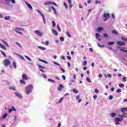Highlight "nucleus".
<instances>
[{
  "instance_id": "864d4df0",
  "label": "nucleus",
  "mask_w": 127,
  "mask_h": 127,
  "mask_svg": "<svg viewBox=\"0 0 127 127\" xmlns=\"http://www.w3.org/2000/svg\"><path fill=\"white\" fill-rule=\"evenodd\" d=\"M61 59H63V60H66V58H65V57L64 56L61 57Z\"/></svg>"
},
{
  "instance_id": "13d9d810",
  "label": "nucleus",
  "mask_w": 127,
  "mask_h": 127,
  "mask_svg": "<svg viewBox=\"0 0 127 127\" xmlns=\"http://www.w3.org/2000/svg\"><path fill=\"white\" fill-rule=\"evenodd\" d=\"M51 4H54V5H56V6H57V4H56V3L54 2H51Z\"/></svg>"
},
{
  "instance_id": "6ab92c4d",
  "label": "nucleus",
  "mask_w": 127,
  "mask_h": 127,
  "mask_svg": "<svg viewBox=\"0 0 127 127\" xmlns=\"http://www.w3.org/2000/svg\"><path fill=\"white\" fill-rule=\"evenodd\" d=\"M53 33L55 35H56V36L58 35V32H57V31L55 30H53Z\"/></svg>"
},
{
  "instance_id": "aec40b11",
  "label": "nucleus",
  "mask_w": 127,
  "mask_h": 127,
  "mask_svg": "<svg viewBox=\"0 0 127 127\" xmlns=\"http://www.w3.org/2000/svg\"><path fill=\"white\" fill-rule=\"evenodd\" d=\"M20 84H23L24 85H25L26 84V82H25L24 80L22 79L19 81Z\"/></svg>"
},
{
  "instance_id": "c9c22d12",
  "label": "nucleus",
  "mask_w": 127,
  "mask_h": 127,
  "mask_svg": "<svg viewBox=\"0 0 127 127\" xmlns=\"http://www.w3.org/2000/svg\"><path fill=\"white\" fill-rule=\"evenodd\" d=\"M72 91L73 93H75V94H78V90H77L75 89H73Z\"/></svg>"
},
{
  "instance_id": "8fccbe9b",
  "label": "nucleus",
  "mask_w": 127,
  "mask_h": 127,
  "mask_svg": "<svg viewBox=\"0 0 127 127\" xmlns=\"http://www.w3.org/2000/svg\"><path fill=\"white\" fill-rule=\"evenodd\" d=\"M119 87L120 88H123V87H125V85H124V84H119Z\"/></svg>"
},
{
  "instance_id": "72a5a7b5",
  "label": "nucleus",
  "mask_w": 127,
  "mask_h": 127,
  "mask_svg": "<svg viewBox=\"0 0 127 127\" xmlns=\"http://www.w3.org/2000/svg\"><path fill=\"white\" fill-rule=\"evenodd\" d=\"M103 36L104 37H105V38H107V37H109V36L106 33L103 34Z\"/></svg>"
},
{
  "instance_id": "5fc2aeb1",
  "label": "nucleus",
  "mask_w": 127,
  "mask_h": 127,
  "mask_svg": "<svg viewBox=\"0 0 127 127\" xmlns=\"http://www.w3.org/2000/svg\"><path fill=\"white\" fill-rule=\"evenodd\" d=\"M45 45H49V42H48V41H47L46 42H45Z\"/></svg>"
},
{
  "instance_id": "cd10ccee",
  "label": "nucleus",
  "mask_w": 127,
  "mask_h": 127,
  "mask_svg": "<svg viewBox=\"0 0 127 127\" xmlns=\"http://www.w3.org/2000/svg\"><path fill=\"white\" fill-rule=\"evenodd\" d=\"M42 16L43 22H44V23H46V21H45V17L44 16V15H42Z\"/></svg>"
},
{
  "instance_id": "49530a36",
  "label": "nucleus",
  "mask_w": 127,
  "mask_h": 127,
  "mask_svg": "<svg viewBox=\"0 0 127 127\" xmlns=\"http://www.w3.org/2000/svg\"><path fill=\"white\" fill-rule=\"evenodd\" d=\"M127 81V77H124L123 78V82H126Z\"/></svg>"
},
{
  "instance_id": "473e14b6",
  "label": "nucleus",
  "mask_w": 127,
  "mask_h": 127,
  "mask_svg": "<svg viewBox=\"0 0 127 127\" xmlns=\"http://www.w3.org/2000/svg\"><path fill=\"white\" fill-rule=\"evenodd\" d=\"M57 28L59 31H60V32H61V28H60V26H59V24H57Z\"/></svg>"
},
{
  "instance_id": "a18cd8bd",
  "label": "nucleus",
  "mask_w": 127,
  "mask_h": 127,
  "mask_svg": "<svg viewBox=\"0 0 127 127\" xmlns=\"http://www.w3.org/2000/svg\"><path fill=\"white\" fill-rule=\"evenodd\" d=\"M7 117V114L5 113L4 115H3V119H5Z\"/></svg>"
},
{
  "instance_id": "09e8293b",
  "label": "nucleus",
  "mask_w": 127,
  "mask_h": 127,
  "mask_svg": "<svg viewBox=\"0 0 127 127\" xmlns=\"http://www.w3.org/2000/svg\"><path fill=\"white\" fill-rule=\"evenodd\" d=\"M107 76H108V78H112V74H111L110 73H108L107 74Z\"/></svg>"
},
{
  "instance_id": "37998d69",
  "label": "nucleus",
  "mask_w": 127,
  "mask_h": 127,
  "mask_svg": "<svg viewBox=\"0 0 127 127\" xmlns=\"http://www.w3.org/2000/svg\"><path fill=\"white\" fill-rule=\"evenodd\" d=\"M121 92H122V89H121L120 88L117 89V90L116 91V92L118 93H121Z\"/></svg>"
},
{
  "instance_id": "f03ea898",
  "label": "nucleus",
  "mask_w": 127,
  "mask_h": 127,
  "mask_svg": "<svg viewBox=\"0 0 127 127\" xmlns=\"http://www.w3.org/2000/svg\"><path fill=\"white\" fill-rule=\"evenodd\" d=\"M13 30L16 32V33H18V34H20V35H22V32L21 31H24V29L22 28H18V27H15L13 29Z\"/></svg>"
},
{
  "instance_id": "ddd939ff",
  "label": "nucleus",
  "mask_w": 127,
  "mask_h": 127,
  "mask_svg": "<svg viewBox=\"0 0 127 127\" xmlns=\"http://www.w3.org/2000/svg\"><path fill=\"white\" fill-rule=\"evenodd\" d=\"M119 118H121V119H124V118H126V113H123V115L119 114L118 115Z\"/></svg>"
},
{
  "instance_id": "412c9836",
  "label": "nucleus",
  "mask_w": 127,
  "mask_h": 127,
  "mask_svg": "<svg viewBox=\"0 0 127 127\" xmlns=\"http://www.w3.org/2000/svg\"><path fill=\"white\" fill-rule=\"evenodd\" d=\"M107 44L109 46L114 45V44H115V42H109Z\"/></svg>"
},
{
  "instance_id": "e2e57ef3",
  "label": "nucleus",
  "mask_w": 127,
  "mask_h": 127,
  "mask_svg": "<svg viewBox=\"0 0 127 127\" xmlns=\"http://www.w3.org/2000/svg\"><path fill=\"white\" fill-rule=\"evenodd\" d=\"M11 2H12V3H15V0H10Z\"/></svg>"
},
{
  "instance_id": "7c9ffc66",
  "label": "nucleus",
  "mask_w": 127,
  "mask_h": 127,
  "mask_svg": "<svg viewBox=\"0 0 127 127\" xmlns=\"http://www.w3.org/2000/svg\"><path fill=\"white\" fill-rule=\"evenodd\" d=\"M66 35L69 37V38L71 37V35L70 34V33L69 31L66 32Z\"/></svg>"
},
{
  "instance_id": "7ed1b4c3",
  "label": "nucleus",
  "mask_w": 127,
  "mask_h": 127,
  "mask_svg": "<svg viewBox=\"0 0 127 127\" xmlns=\"http://www.w3.org/2000/svg\"><path fill=\"white\" fill-rule=\"evenodd\" d=\"M4 65L5 67H7L9 65H10V60L8 59H6L3 61Z\"/></svg>"
},
{
  "instance_id": "f704fd0d",
  "label": "nucleus",
  "mask_w": 127,
  "mask_h": 127,
  "mask_svg": "<svg viewBox=\"0 0 127 127\" xmlns=\"http://www.w3.org/2000/svg\"><path fill=\"white\" fill-rule=\"evenodd\" d=\"M62 101H63V98H61L60 99L59 101L57 103V104H59V103H62Z\"/></svg>"
},
{
  "instance_id": "20e7f679",
  "label": "nucleus",
  "mask_w": 127,
  "mask_h": 127,
  "mask_svg": "<svg viewBox=\"0 0 127 127\" xmlns=\"http://www.w3.org/2000/svg\"><path fill=\"white\" fill-rule=\"evenodd\" d=\"M122 121H124V119L116 118L115 119V123L116 126H118V125H120V122H122Z\"/></svg>"
},
{
  "instance_id": "ea45409f",
  "label": "nucleus",
  "mask_w": 127,
  "mask_h": 127,
  "mask_svg": "<svg viewBox=\"0 0 127 127\" xmlns=\"http://www.w3.org/2000/svg\"><path fill=\"white\" fill-rule=\"evenodd\" d=\"M98 46H99V47H105V46L104 45H101L100 43L98 44Z\"/></svg>"
},
{
  "instance_id": "c03bdc74",
  "label": "nucleus",
  "mask_w": 127,
  "mask_h": 127,
  "mask_svg": "<svg viewBox=\"0 0 127 127\" xmlns=\"http://www.w3.org/2000/svg\"><path fill=\"white\" fill-rule=\"evenodd\" d=\"M86 81H87V82H89V83H91V79H90V78L89 77L86 78Z\"/></svg>"
},
{
  "instance_id": "dca6fc26",
  "label": "nucleus",
  "mask_w": 127,
  "mask_h": 127,
  "mask_svg": "<svg viewBox=\"0 0 127 127\" xmlns=\"http://www.w3.org/2000/svg\"><path fill=\"white\" fill-rule=\"evenodd\" d=\"M100 37H101V35H100V34L99 33H96V38H97V39H98V40H101V39H100Z\"/></svg>"
},
{
  "instance_id": "393cba45",
  "label": "nucleus",
  "mask_w": 127,
  "mask_h": 127,
  "mask_svg": "<svg viewBox=\"0 0 127 127\" xmlns=\"http://www.w3.org/2000/svg\"><path fill=\"white\" fill-rule=\"evenodd\" d=\"M38 60H39V61H41V62H43L44 63H46V64H47V63H47V61H44V60H42V59H39Z\"/></svg>"
},
{
  "instance_id": "4be33fe9",
  "label": "nucleus",
  "mask_w": 127,
  "mask_h": 127,
  "mask_svg": "<svg viewBox=\"0 0 127 127\" xmlns=\"http://www.w3.org/2000/svg\"><path fill=\"white\" fill-rule=\"evenodd\" d=\"M38 48H39L40 49V50H46V48H45V47H43L38 46Z\"/></svg>"
},
{
  "instance_id": "423d86ee",
  "label": "nucleus",
  "mask_w": 127,
  "mask_h": 127,
  "mask_svg": "<svg viewBox=\"0 0 127 127\" xmlns=\"http://www.w3.org/2000/svg\"><path fill=\"white\" fill-rule=\"evenodd\" d=\"M35 33L37 35H39V36H42V35H43V34L38 30H36V31H35Z\"/></svg>"
},
{
  "instance_id": "a19ab883",
  "label": "nucleus",
  "mask_w": 127,
  "mask_h": 127,
  "mask_svg": "<svg viewBox=\"0 0 127 127\" xmlns=\"http://www.w3.org/2000/svg\"><path fill=\"white\" fill-rule=\"evenodd\" d=\"M64 7L66 8V9H68V5H67V4H66V3H65V2H64Z\"/></svg>"
},
{
  "instance_id": "2f4dec72",
  "label": "nucleus",
  "mask_w": 127,
  "mask_h": 127,
  "mask_svg": "<svg viewBox=\"0 0 127 127\" xmlns=\"http://www.w3.org/2000/svg\"><path fill=\"white\" fill-rule=\"evenodd\" d=\"M87 64H88V63L87 62V61H84L83 62V66H86V65H87Z\"/></svg>"
},
{
  "instance_id": "0eeeda50",
  "label": "nucleus",
  "mask_w": 127,
  "mask_h": 127,
  "mask_svg": "<svg viewBox=\"0 0 127 127\" xmlns=\"http://www.w3.org/2000/svg\"><path fill=\"white\" fill-rule=\"evenodd\" d=\"M117 45H119V46H124V45H126V43L124 42H121L118 41L117 42Z\"/></svg>"
},
{
  "instance_id": "4c0bfd02",
  "label": "nucleus",
  "mask_w": 127,
  "mask_h": 127,
  "mask_svg": "<svg viewBox=\"0 0 127 127\" xmlns=\"http://www.w3.org/2000/svg\"><path fill=\"white\" fill-rule=\"evenodd\" d=\"M49 82H52V83H55V80H52L51 79H48Z\"/></svg>"
},
{
  "instance_id": "774afa93",
  "label": "nucleus",
  "mask_w": 127,
  "mask_h": 127,
  "mask_svg": "<svg viewBox=\"0 0 127 127\" xmlns=\"http://www.w3.org/2000/svg\"><path fill=\"white\" fill-rule=\"evenodd\" d=\"M113 98V96H110L109 97V100H112Z\"/></svg>"
},
{
  "instance_id": "2eb2a0df",
  "label": "nucleus",
  "mask_w": 127,
  "mask_h": 127,
  "mask_svg": "<svg viewBox=\"0 0 127 127\" xmlns=\"http://www.w3.org/2000/svg\"><path fill=\"white\" fill-rule=\"evenodd\" d=\"M112 34H115V35H119V32L117 30H113L112 31Z\"/></svg>"
},
{
  "instance_id": "bb28decb",
  "label": "nucleus",
  "mask_w": 127,
  "mask_h": 127,
  "mask_svg": "<svg viewBox=\"0 0 127 127\" xmlns=\"http://www.w3.org/2000/svg\"><path fill=\"white\" fill-rule=\"evenodd\" d=\"M12 65H13L14 68L15 69L16 68V63H15V62H13L12 63Z\"/></svg>"
},
{
  "instance_id": "f8f14e48",
  "label": "nucleus",
  "mask_w": 127,
  "mask_h": 127,
  "mask_svg": "<svg viewBox=\"0 0 127 127\" xmlns=\"http://www.w3.org/2000/svg\"><path fill=\"white\" fill-rule=\"evenodd\" d=\"M64 88V86L62 84H60L59 87L58 88V90L59 91H62L63 88Z\"/></svg>"
},
{
  "instance_id": "9b49d317",
  "label": "nucleus",
  "mask_w": 127,
  "mask_h": 127,
  "mask_svg": "<svg viewBox=\"0 0 127 127\" xmlns=\"http://www.w3.org/2000/svg\"><path fill=\"white\" fill-rule=\"evenodd\" d=\"M26 4H27L28 7L30 8V9H33V8L32 7V6H31V4H30L29 3L25 1Z\"/></svg>"
},
{
  "instance_id": "603ef678",
  "label": "nucleus",
  "mask_w": 127,
  "mask_h": 127,
  "mask_svg": "<svg viewBox=\"0 0 127 127\" xmlns=\"http://www.w3.org/2000/svg\"><path fill=\"white\" fill-rule=\"evenodd\" d=\"M60 40L61 41H64V37H61Z\"/></svg>"
},
{
  "instance_id": "5701e85b",
  "label": "nucleus",
  "mask_w": 127,
  "mask_h": 127,
  "mask_svg": "<svg viewBox=\"0 0 127 127\" xmlns=\"http://www.w3.org/2000/svg\"><path fill=\"white\" fill-rule=\"evenodd\" d=\"M4 19H5V20H9V19H10V16H8L4 17Z\"/></svg>"
},
{
  "instance_id": "c85d7f7f",
  "label": "nucleus",
  "mask_w": 127,
  "mask_h": 127,
  "mask_svg": "<svg viewBox=\"0 0 127 127\" xmlns=\"http://www.w3.org/2000/svg\"><path fill=\"white\" fill-rule=\"evenodd\" d=\"M101 30H103V28L101 27H99L97 29V31H101Z\"/></svg>"
},
{
  "instance_id": "e433bc0d",
  "label": "nucleus",
  "mask_w": 127,
  "mask_h": 127,
  "mask_svg": "<svg viewBox=\"0 0 127 127\" xmlns=\"http://www.w3.org/2000/svg\"><path fill=\"white\" fill-rule=\"evenodd\" d=\"M37 12H38L39 13H40V14H41V15H42H42H44L43 14V13H42V12H41V11H40V10H37Z\"/></svg>"
},
{
  "instance_id": "a878e982",
  "label": "nucleus",
  "mask_w": 127,
  "mask_h": 127,
  "mask_svg": "<svg viewBox=\"0 0 127 127\" xmlns=\"http://www.w3.org/2000/svg\"><path fill=\"white\" fill-rule=\"evenodd\" d=\"M16 96L17 97H18V98H20V99H21V98H22V96H21V95L20 94H19V93H16Z\"/></svg>"
},
{
  "instance_id": "de8ad7c7",
  "label": "nucleus",
  "mask_w": 127,
  "mask_h": 127,
  "mask_svg": "<svg viewBox=\"0 0 127 127\" xmlns=\"http://www.w3.org/2000/svg\"><path fill=\"white\" fill-rule=\"evenodd\" d=\"M95 92L96 93V94H98V93H99V90L98 89H95Z\"/></svg>"
},
{
  "instance_id": "1a4fd4ad",
  "label": "nucleus",
  "mask_w": 127,
  "mask_h": 127,
  "mask_svg": "<svg viewBox=\"0 0 127 127\" xmlns=\"http://www.w3.org/2000/svg\"><path fill=\"white\" fill-rule=\"evenodd\" d=\"M38 66L40 68H39L40 71H41L42 73H44V70H43L42 69H45V67H44L39 64H38Z\"/></svg>"
},
{
  "instance_id": "69168bd1",
  "label": "nucleus",
  "mask_w": 127,
  "mask_h": 127,
  "mask_svg": "<svg viewBox=\"0 0 127 127\" xmlns=\"http://www.w3.org/2000/svg\"><path fill=\"white\" fill-rule=\"evenodd\" d=\"M60 69H61L62 71L64 73L65 72V70H64V69L61 68V67H60Z\"/></svg>"
},
{
  "instance_id": "6e6d98bb",
  "label": "nucleus",
  "mask_w": 127,
  "mask_h": 127,
  "mask_svg": "<svg viewBox=\"0 0 127 127\" xmlns=\"http://www.w3.org/2000/svg\"><path fill=\"white\" fill-rule=\"evenodd\" d=\"M20 58H21V59H22V60H25V59H24V57H23L22 56H21L20 57Z\"/></svg>"
},
{
  "instance_id": "a211bd4d",
  "label": "nucleus",
  "mask_w": 127,
  "mask_h": 127,
  "mask_svg": "<svg viewBox=\"0 0 127 127\" xmlns=\"http://www.w3.org/2000/svg\"><path fill=\"white\" fill-rule=\"evenodd\" d=\"M51 3L50 1H47L44 3V5H51Z\"/></svg>"
},
{
  "instance_id": "b1692460",
  "label": "nucleus",
  "mask_w": 127,
  "mask_h": 127,
  "mask_svg": "<svg viewBox=\"0 0 127 127\" xmlns=\"http://www.w3.org/2000/svg\"><path fill=\"white\" fill-rule=\"evenodd\" d=\"M0 52L2 54V55H3V56H4V57H6V55L5 54V53H4V52H3V51H0Z\"/></svg>"
},
{
  "instance_id": "680f3d73",
  "label": "nucleus",
  "mask_w": 127,
  "mask_h": 127,
  "mask_svg": "<svg viewBox=\"0 0 127 127\" xmlns=\"http://www.w3.org/2000/svg\"><path fill=\"white\" fill-rule=\"evenodd\" d=\"M95 3H96V4L101 3V1L96 0V2H95Z\"/></svg>"
},
{
  "instance_id": "0e129e2a",
  "label": "nucleus",
  "mask_w": 127,
  "mask_h": 127,
  "mask_svg": "<svg viewBox=\"0 0 127 127\" xmlns=\"http://www.w3.org/2000/svg\"><path fill=\"white\" fill-rule=\"evenodd\" d=\"M112 18H115V14L112 13Z\"/></svg>"
},
{
  "instance_id": "9d476101",
  "label": "nucleus",
  "mask_w": 127,
  "mask_h": 127,
  "mask_svg": "<svg viewBox=\"0 0 127 127\" xmlns=\"http://www.w3.org/2000/svg\"><path fill=\"white\" fill-rule=\"evenodd\" d=\"M0 41H1L2 43H3L5 45H6L7 47H9V45H8V44H7V42H6V41H5L4 40L1 39L0 40Z\"/></svg>"
},
{
  "instance_id": "3c124183",
  "label": "nucleus",
  "mask_w": 127,
  "mask_h": 127,
  "mask_svg": "<svg viewBox=\"0 0 127 127\" xmlns=\"http://www.w3.org/2000/svg\"><path fill=\"white\" fill-rule=\"evenodd\" d=\"M16 44H17V45H18V46H19V47H22L21 45H20V44L18 43V42H16Z\"/></svg>"
},
{
  "instance_id": "338daca9",
  "label": "nucleus",
  "mask_w": 127,
  "mask_h": 127,
  "mask_svg": "<svg viewBox=\"0 0 127 127\" xmlns=\"http://www.w3.org/2000/svg\"><path fill=\"white\" fill-rule=\"evenodd\" d=\"M67 1L68 2V3H69V4L72 3V2L71 1V0H67Z\"/></svg>"
},
{
  "instance_id": "c756f323",
  "label": "nucleus",
  "mask_w": 127,
  "mask_h": 127,
  "mask_svg": "<svg viewBox=\"0 0 127 127\" xmlns=\"http://www.w3.org/2000/svg\"><path fill=\"white\" fill-rule=\"evenodd\" d=\"M110 116H111V117L112 118H114V117H116V114L114 113H111V114H110Z\"/></svg>"
},
{
  "instance_id": "6e6552de",
  "label": "nucleus",
  "mask_w": 127,
  "mask_h": 127,
  "mask_svg": "<svg viewBox=\"0 0 127 127\" xmlns=\"http://www.w3.org/2000/svg\"><path fill=\"white\" fill-rule=\"evenodd\" d=\"M22 78L23 80H25V81H27L28 80V76L25 74H23L22 75Z\"/></svg>"
},
{
  "instance_id": "bf43d9fd",
  "label": "nucleus",
  "mask_w": 127,
  "mask_h": 127,
  "mask_svg": "<svg viewBox=\"0 0 127 127\" xmlns=\"http://www.w3.org/2000/svg\"><path fill=\"white\" fill-rule=\"evenodd\" d=\"M51 7L54 11H56V9H55V8H54V7H53V6H52Z\"/></svg>"
},
{
  "instance_id": "79ce46f5",
  "label": "nucleus",
  "mask_w": 127,
  "mask_h": 127,
  "mask_svg": "<svg viewBox=\"0 0 127 127\" xmlns=\"http://www.w3.org/2000/svg\"><path fill=\"white\" fill-rule=\"evenodd\" d=\"M52 22L53 27H55V26H56V23H55V22L53 21Z\"/></svg>"
},
{
  "instance_id": "f3484780",
  "label": "nucleus",
  "mask_w": 127,
  "mask_h": 127,
  "mask_svg": "<svg viewBox=\"0 0 127 127\" xmlns=\"http://www.w3.org/2000/svg\"><path fill=\"white\" fill-rule=\"evenodd\" d=\"M0 47L1 48V49H3V50H6V48H5V46H3V45L1 44L0 43Z\"/></svg>"
},
{
  "instance_id": "58836bf2",
  "label": "nucleus",
  "mask_w": 127,
  "mask_h": 127,
  "mask_svg": "<svg viewBox=\"0 0 127 127\" xmlns=\"http://www.w3.org/2000/svg\"><path fill=\"white\" fill-rule=\"evenodd\" d=\"M25 57L27 60H29V61H31V59L29 57H27V56H25Z\"/></svg>"
},
{
  "instance_id": "f257e3e1",
  "label": "nucleus",
  "mask_w": 127,
  "mask_h": 127,
  "mask_svg": "<svg viewBox=\"0 0 127 127\" xmlns=\"http://www.w3.org/2000/svg\"><path fill=\"white\" fill-rule=\"evenodd\" d=\"M32 90H33V86L32 84L27 86L25 88V92L26 95L30 94L32 92Z\"/></svg>"
},
{
  "instance_id": "052dcab7",
  "label": "nucleus",
  "mask_w": 127,
  "mask_h": 127,
  "mask_svg": "<svg viewBox=\"0 0 127 127\" xmlns=\"http://www.w3.org/2000/svg\"><path fill=\"white\" fill-rule=\"evenodd\" d=\"M62 77L63 80H66V77L65 76V75H62Z\"/></svg>"
},
{
  "instance_id": "4d7b16f0",
  "label": "nucleus",
  "mask_w": 127,
  "mask_h": 127,
  "mask_svg": "<svg viewBox=\"0 0 127 127\" xmlns=\"http://www.w3.org/2000/svg\"><path fill=\"white\" fill-rule=\"evenodd\" d=\"M67 59H68V60H71V59H72V58H71V57L67 56Z\"/></svg>"
},
{
  "instance_id": "4468645a",
  "label": "nucleus",
  "mask_w": 127,
  "mask_h": 127,
  "mask_svg": "<svg viewBox=\"0 0 127 127\" xmlns=\"http://www.w3.org/2000/svg\"><path fill=\"white\" fill-rule=\"evenodd\" d=\"M121 111L122 113H125V112H127V108H122L121 109Z\"/></svg>"
},
{
  "instance_id": "39448f33",
  "label": "nucleus",
  "mask_w": 127,
  "mask_h": 127,
  "mask_svg": "<svg viewBox=\"0 0 127 127\" xmlns=\"http://www.w3.org/2000/svg\"><path fill=\"white\" fill-rule=\"evenodd\" d=\"M103 17L105 18L104 19V21H107L109 18H110V13H105L103 15Z\"/></svg>"
}]
</instances>
